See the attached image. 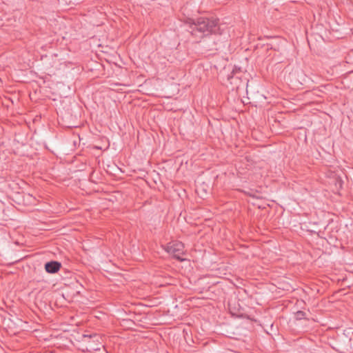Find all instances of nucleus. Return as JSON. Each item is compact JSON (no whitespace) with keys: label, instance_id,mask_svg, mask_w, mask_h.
<instances>
[{"label":"nucleus","instance_id":"obj_1","mask_svg":"<svg viewBox=\"0 0 353 353\" xmlns=\"http://www.w3.org/2000/svg\"><path fill=\"white\" fill-rule=\"evenodd\" d=\"M185 23L189 26L190 34L198 39L210 36L221 35L219 19L214 17H199L196 19L188 18Z\"/></svg>","mask_w":353,"mask_h":353},{"label":"nucleus","instance_id":"obj_9","mask_svg":"<svg viewBox=\"0 0 353 353\" xmlns=\"http://www.w3.org/2000/svg\"><path fill=\"white\" fill-rule=\"evenodd\" d=\"M231 313L232 314V315L234 316H242L241 314H235V313H232V312H231Z\"/></svg>","mask_w":353,"mask_h":353},{"label":"nucleus","instance_id":"obj_7","mask_svg":"<svg viewBox=\"0 0 353 353\" xmlns=\"http://www.w3.org/2000/svg\"><path fill=\"white\" fill-rule=\"evenodd\" d=\"M245 194L251 196V197H253V198H258V196L256 195V193L258 192V191L256 190H250V191L248 192H244Z\"/></svg>","mask_w":353,"mask_h":353},{"label":"nucleus","instance_id":"obj_8","mask_svg":"<svg viewBox=\"0 0 353 353\" xmlns=\"http://www.w3.org/2000/svg\"><path fill=\"white\" fill-rule=\"evenodd\" d=\"M234 73H235V70H233L232 72H231V74L228 75V79L230 80L231 79H233Z\"/></svg>","mask_w":353,"mask_h":353},{"label":"nucleus","instance_id":"obj_4","mask_svg":"<svg viewBox=\"0 0 353 353\" xmlns=\"http://www.w3.org/2000/svg\"><path fill=\"white\" fill-rule=\"evenodd\" d=\"M61 268V263L57 261H50L45 263L44 268L49 274L58 272Z\"/></svg>","mask_w":353,"mask_h":353},{"label":"nucleus","instance_id":"obj_3","mask_svg":"<svg viewBox=\"0 0 353 353\" xmlns=\"http://www.w3.org/2000/svg\"><path fill=\"white\" fill-rule=\"evenodd\" d=\"M217 36L207 37L208 40L203 41V48L210 52L218 51L220 49L221 43L219 39H216Z\"/></svg>","mask_w":353,"mask_h":353},{"label":"nucleus","instance_id":"obj_6","mask_svg":"<svg viewBox=\"0 0 353 353\" xmlns=\"http://www.w3.org/2000/svg\"><path fill=\"white\" fill-rule=\"evenodd\" d=\"M294 318L297 321H299L301 319H307L306 318V313L301 310H299L294 313Z\"/></svg>","mask_w":353,"mask_h":353},{"label":"nucleus","instance_id":"obj_2","mask_svg":"<svg viewBox=\"0 0 353 353\" xmlns=\"http://www.w3.org/2000/svg\"><path fill=\"white\" fill-rule=\"evenodd\" d=\"M184 245L181 242H172L167 245L165 251L172 254L174 258L179 261H184V259L181 257L184 254Z\"/></svg>","mask_w":353,"mask_h":353},{"label":"nucleus","instance_id":"obj_5","mask_svg":"<svg viewBox=\"0 0 353 353\" xmlns=\"http://www.w3.org/2000/svg\"><path fill=\"white\" fill-rule=\"evenodd\" d=\"M351 335H353V332L350 330H345V332L341 335L339 336V338L343 341L345 346L351 347L352 346V338Z\"/></svg>","mask_w":353,"mask_h":353}]
</instances>
